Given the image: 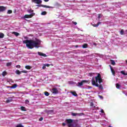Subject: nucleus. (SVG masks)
I'll return each mask as SVG.
<instances>
[{
  "label": "nucleus",
  "mask_w": 127,
  "mask_h": 127,
  "mask_svg": "<svg viewBox=\"0 0 127 127\" xmlns=\"http://www.w3.org/2000/svg\"><path fill=\"white\" fill-rule=\"evenodd\" d=\"M16 127H24L22 126L21 124H18L16 126Z\"/></svg>",
  "instance_id": "nucleus-31"
},
{
  "label": "nucleus",
  "mask_w": 127,
  "mask_h": 127,
  "mask_svg": "<svg viewBox=\"0 0 127 127\" xmlns=\"http://www.w3.org/2000/svg\"><path fill=\"white\" fill-rule=\"evenodd\" d=\"M6 9V7L3 6H0V12L4 11Z\"/></svg>",
  "instance_id": "nucleus-11"
},
{
  "label": "nucleus",
  "mask_w": 127,
  "mask_h": 127,
  "mask_svg": "<svg viewBox=\"0 0 127 127\" xmlns=\"http://www.w3.org/2000/svg\"><path fill=\"white\" fill-rule=\"evenodd\" d=\"M9 87H10V86H8V88H9Z\"/></svg>",
  "instance_id": "nucleus-47"
},
{
  "label": "nucleus",
  "mask_w": 127,
  "mask_h": 127,
  "mask_svg": "<svg viewBox=\"0 0 127 127\" xmlns=\"http://www.w3.org/2000/svg\"><path fill=\"white\" fill-rule=\"evenodd\" d=\"M17 87V84H14L12 86H11V89H15V88H16Z\"/></svg>",
  "instance_id": "nucleus-16"
},
{
  "label": "nucleus",
  "mask_w": 127,
  "mask_h": 127,
  "mask_svg": "<svg viewBox=\"0 0 127 127\" xmlns=\"http://www.w3.org/2000/svg\"><path fill=\"white\" fill-rule=\"evenodd\" d=\"M6 74H7V73L6 72V71H3L2 73V75L4 77V76H6Z\"/></svg>",
  "instance_id": "nucleus-27"
},
{
  "label": "nucleus",
  "mask_w": 127,
  "mask_h": 127,
  "mask_svg": "<svg viewBox=\"0 0 127 127\" xmlns=\"http://www.w3.org/2000/svg\"><path fill=\"white\" fill-rule=\"evenodd\" d=\"M25 103H26V104H28V103H29V100H25Z\"/></svg>",
  "instance_id": "nucleus-36"
},
{
  "label": "nucleus",
  "mask_w": 127,
  "mask_h": 127,
  "mask_svg": "<svg viewBox=\"0 0 127 127\" xmlns=\"http://www.w3.org/2000/svg\"><path fill=\"white\" fill-rule=\"evenodd\" d=\"M12 100L10 99V100H8L7 99L6 101V103H10V102H12Z\"/></svg>",
  "instance_id": "nucleus-32"
},
{
  "label": "nucleus",
  "mask_w": 127,
  "mask_h": 127,
  "mask_svg": "<svg viewBox=\"0 0 127 127\" xmlns=\"http://www.w3.org/2000/svg\"><path fill=\"white\" fill-rule=\"evenodd\" d=\"M98 18H99V19H100V18H101V15H100V14L98 15Z\"/></svg>",
  "instance_id": "nucleus-43"
},
{
  "label": "nucleus",
  "mask_w": 127,
  "mask_h": 127,
  "mask_svg": "<svg viewBox=\"0 0 127 127\" xmlns=\"http://www.w3.org/2000/svg\"><path fill=\"white\" fill-rule=\"evenodd\" d=\"M101 112L102 113V114H104V113H105V112H104V110L103 109H101Z\"/></svg>",
  "instance_id": "nucleus-41"
},
{
  "label": "nucleus",
  "mask_w": 127,
  "mask_h": 127,
  "mask_svg": "<svg viewBox=\"0 0 127 127\" xmlns=\"http://www.w3.org/2000/svg\"><path fill=\"white\" fill-rule=\"evenodd\" d=\"M25 68L26 69H27V70H30V69H31V67L30 66V65H26L25 66Z\"/></svg>",
  "instance_id": "nucleus-18"
},
{
  "label": "nucleus",
  "mask_w": 127,
  "mask_h": 127,
  "mask_svg": "<svg viewBox=\"0 0 127 127\" xmlns=\"http://www.w3.org/2000/svg\"><path fill=\"white\" fill-rule=\"evenodd\" d=\"M90 107H93V108H95V106H94V103H93V102H91L90 103Z\"/></svg>",
  "instance_id": "nucleus-34"
},
{
  "label": "nucleus",
  "mask_w": 127,
  "mask_h": 127,
  "mask_svg": "<svg viewBox=\"0 0 127 127\" xmlns=\"http://www.w3.org/2000/svg\"><path fill=\"white\" fill-rule=\"evenodd\" d=\"M48 114H50V113H53V110H50L48 112Z\"/></svg>",
  "instance_id": "nucleus-37"
},
{
  "label": "nucleus",
  "mask_w": 127,
  "mask_h": 127,
  "mask_svg": "<svg viewBox=\"0 0 127 127\" xmlns=\"http://www.w3.org/2000/svg\"><path fill=\"white\" fill-rule=\"evenodd\" d=\"M7 13H8V14H10V13H12V10H8L7 11Z\"/></svg>",
  "instance_id": "nucleus-30"
},
{
  "label": "nucleus",
  "mask_w": 127,
  "mask_h": 127,
  "mask_svg": "<svg viewBox=\"0 0 127 127\" xmlns=\"http://www.w3.org/2000/svg\"><path fill=\"white\" fill-rule=\"evenodd\" d=\"M109 127H111V126H109Z\"/></svg>",
  "instance_id": "nucleus-46"
},
{
  "label": "nucleus",
  "mask_w": 127,
  "mask_h": 127,
  "mask_svg": "<svg viewBox=\"0 0 127 127\" xmlns=\"http://www.w3.org/2000/svg\"><path fill=\"white\" fill-rule=\"evenodd\" d=\"M41 14L42 15H46V14H47V12H46L45 11H43V12H41Z\"/></svg>",
  "instance_id": "nucleus-24"
},
{
  "label": "nucleus",
  "mask_w": 127,
  "mask_h": 127,
  "mask_svg": "<svg viewBox=\"0 0 127 127\" xmlns=\"http://www.w3.org/2000/svg\"><path fill=\"white\" fill-rule=\"evenodd\" d=\"M99 98H100V99H103L104 97H103V96L101 95H99Z\"/></svg>",
  "instance_id": "nucleus-40"
},
{
  "label": "nucleus",
  "mask_w": 127,
  "mask_h": 127,
  "mask_svg": "<svg viewBox=\"0 0 127 127\" xmlns=\"http://www.w3.org/2000/svg\"><path fill=\"white\" fill-rule=\"evenodd\" d=\"M39 121L40 122H41L42 121H43V117H41L39 119Z\"/></svg>",
  "instance_id": "nucleus-35"
},
{
  "label": "nucleus",
  "mask_w": 127,
  "mask_h": 127,
  "mask_svg": "<svg viewBox=\"0 0 127 127\" xmlns=\"http://www.w3.org/2000/svg\"><path fill=\"white\" fill-rule=\"evenodd\" d=\"M32 1L35 3H37V4H40V3H42V0H32Z\"/></svg>",
  "instance_id": "nucleus-8"
},
{
  "label": "nucleus",
  "mask_w": 127,
  "mask_h": 127,
  "mask_svg": "<svg viewBox=\"0 0 127 127\" xmlns=\"http://www.w3.org/2000/svg\"><path fill=\"white\" fill-rule=\"evenodd\" d=\"M120 34L121 35H124L125 34V31H124V29H122L121 31H120Z\"/></svg>",
  "instance_id": "nucleus-22"
},
{
  "label": "nucleus",
  "mask_w": 127,
  "mask_h": 127,
  "mask_svg": "<svg viewBox=\"0 0 127 127\" xmlns=\"http://www.w3.org/2000/svg\"><path fill=\"white\" fill-rule=\"evenodd\" d=\"M70 93L73 95V96H74V97H78V94H77V93L75 92V91H70Z\"/></svg>",
  "instance_id": "nucleus-13"
},
{
  "label": "nucleus",
  "mask_w": 127,
  "mask_h": 127,
  "mask_svg": "<svg viewBox=\"0 0 127 127\" xmlns=\"http://www.w3.org/2000/svg\"><path fill=\"white\" fill-rule=\"evenodd\" d=\"M12 64L11 63V62L7 63H6V66H7V67H8V66H11Z\"/></svg>",
  "instance_id": "nucleus-28"
},
{
  "label": "nucleus",
  "mask_w": 127,
  "mask_h": 127,
  "mask_svg": "<svg viewBox=\"0 0 127 127\" xmlns=\"http://www.w3.org/2000/svg\"><path fill=\"white\" fill-rule=\"evenodd\" d=\"M110 61L111 62L112 65H113V66H115V65H116V62H115V61H114L113 60H111Z\"/></svg>",
  "instance_id": "nucleus-15"
},
{
  "label": "nucleus",
  "mask_w": 127,
  "mask_h": 127,
  "mask_svg": "<svg viewBox=\"0 0 127 127\" xmlns=\"http://www.w3.org/2000/svg\"><path fill=\"white\" fill-rule=\"evenodd\" d=\"M23 43L26 44V46L29 49H32L36 47V48H38L39 45L41 43V41L40 40L36 38L35 40H26L23 41Z\"/></svg>",
  "instance_id": "nucleus-1"
},
{
  "label": "nucleus",
  "mask_w": 127,
  "mask_h": 127,
  "mask_svg": "<svg viewBox=\"0 0 127 127\" xmlns=\"http://www.w3.org/2000/svg\"><path fill=\"white\" fill-rule=\"evenodd\" d=\"M4 37V34L2 33H0V38H3Z\"/></svg>",
  "instance_id": "nucleus-26"
},
{
  "label": "nucleus",
  "mask_w": 127,
  "mask_h": 127,
  "mask_svg": "<svg viewBox=\"0 0 127 127\" xmlns=\"http://www.w3.org/2000/svg\"><path fill=\"white\" fill-rule=\"evenodd\" d=\"M53 94H57L58 93H59V91H58V89L56 88H53L52 90Z\"/></svg>",
  "instance_id": "nucleus-7"
},
{
  "label": "nucleus",
  "mask_w": 127,
  "mask_h": 127,
  "mask_svg": "<svg viewBox=\"0 0 127 127\" xmlns=\"http://www.w3.org/2000/svg\"><path fill=\"white\" fill-rule=\"evenodd\" d=\"M116 88L117 89H120L121 88V85L119 83H116Z\"/></svg>",
  "instance_id": "nucleus-21"
},
{
  "label": "nucleus",
  "mask_w": 127,
  "mask_h": 127,
  "mask_svg": "<svg viewBox=\"0 0 127 127\" xmlns=\"http://www.w3.org/2000/svg\"><path fill=\"white\" fill-rule=\"evenodd\" d=\"M126 32H127V30H126Z\"/></svg>",
  "instance_id": "nucleus-49"
},
{
  "label": "nucleus",
  "mask_w": 127,
  "mask_h": 127,
  "mask_svg": "<svg viewBox=\"0 0 127 127\" xmlns=\"http://www.w3.org/2000/svg\"><path fill=\"white\" fill-rule=\"evenodd\" d=\"M44 94H45V96H46V97H48V96H49L50 95V94L47 91H45L44 92Z\"/></svg>",
  "instance_id": "nucleus-25"
},
{
  "label": "nucleus",
  "mask_w": 127,
  "mask_h": 127,
  "mask_svg": "<svg viewBox=\"0 0 127 127\" xmlns=\"http://www.w3.org/2000/svg\"><path fill=\"white\" fill-rule=\"evenodd\" d=\"M65 123H63L62 125L63 127H65L66 125H67L68 127H77V125L75 124L74 125L72 124L73 123V120L72 119H66L65 121Z\"/></svg>",
  "instance_id": "nucleus-3"
},
{
  "label": "nucleus",
  "mask_w": 127,
  "mask_h": 127,
  "mask_svg": "<svg viewBox=\"0 0 127 127\" xmlns=\"http://www.w3.org/2000/svg\"><path fill=\"white\" fill-rule=\"evenodd\" d=\"M84 113H71V116L73 117H76V116H78L79 117H81V116H84Z\"/></svg>",
  "instance_id": "nucleus-5"
},
{
  "label": "nucleus",
  "mask_w": 127,
  "mask_h": 127,
  "mask_svg": "<svg viewBox=\"0 0 127 127\" xmlns=\"http://www.w3.org/2000/svg\"><path fill=\"white\" fill-rule=\"evenodd\" d=\"M121 74H123V75H124V76H127V73L125 72V71L124 70H122L121 71Z\"/></svg>",
  "instance_id": "nucleus-19"
},
{
  "label": "nucleus",
  "mask_w": 127,
  "mask_h": 127,
  "mask_svg": "<svg viewBox=\"0 0 127 127\" xmlns=\"http://www.w3.org/2000/svg\"><path fill=\"white\" fill-rule=\"evenodd\" d=\"M75 47H76V48L78 47V45L75 46Z\"/></svg>",
  "instance_id": "nucleus-45"
},
{
  "label": "nucleus",
  "mask_w": 127,
  "mask_h": 127,
  "mask_svg": "<svg viewBox=\"0 0 127 127\" xmlns=\"http://www.w3.org/2000/svg\"><path fill=\"white\" fill-rule=\"evenodd\" d=\"M34 10L30 9L27 10V12H29V13H31L29 15L26 14L24 16V18H31V17H33V16H34L35 15V13H33Z\"/></svg>",
  "instance_id": "nucleus-4"
},
{
  "label": "nucleus",
  "mask_w": 127,
  "mask_h": 127,
  "mask_svg": "<svg viewBox=\"0 0 127 127\" xmlns=\"http://www.w3.org/2000/svg\"><path fill=\"white\" fill-rule=\"evenodd\" d=\"M16 68H20V65H17L16 66Z\"/></svg>",
  "instance_id": "nucleus-39"
},
{
  "label": "nucleus",
  "mask_w": 127,
  "mask_h": 127,
  "mask_svg": "<svg viewBox=\"0 0 127 127\" xmlns=\"http://www.w3.org/2000/svg\"><path fill=\"white\" fill-rule=\"evenodd\" d=\"M45 2H47L48 1H49V0H44Z\"/></svg>",
  "instance_id": "nucleus-44"
},
{
  "label": "nucleus",
  "mask_w": 127,
  "mask_h": 127,
  "mask_svg": "<svg viewBox=\"0 0 127 127\" xmlns=\"http://www.w3.org/2000/svg\"><path fill=\"white\" fill-rule=\"evenodd\" d=\"M101 23H102V22H98L97 24H93V26H94V27H98V26L100 24H101Z\"/></svg>",
  "instance_id": "nucleus-14"
},
{
  "label": "nucleus",
  "mask_w": 127,
  "mask_h": 127,
  "mask_svg": "<svg viewBox=\"0 0 127 127\" xmlns=\"http://www.w3.org/2000/svg\"><path fill=\"white\" fill-rule=\"evenodd\" d=\"M45 66H47V67H49V66H50V64H45Z\"/></svg>",
  "instance_id": "nucleus-42"
},
{
  "label": "nucleus",
  "mask_w": 127,
  "mask_h": 127,
  "mask_svg": "<svg viewBox=\"0 0 127 127\" xmlns=\"http://www.w3.org/2000/svg\"><path fill=\"white\" fill-rule=\"evenodd\" d=\"M38 54L40 56H43V57H47V55H46V54H43V53H41L40 52H38Z\"/></svg>",
  "instance_id": "nucleus-9"
},
{
  "label": "nucleus",
  "mask_w": 127,
  "mask_h": 127,
  "mask_svg": "<svg viewBox=\"0 0 127 127\" xmlns=\"http://www.w3.org/2000/svg\"><path fill=\"white\" fill-rule=\"evenodd\" d=\"M85 83H88V81L87 80H82L80 82H78V86L80 87L81 86H83Z\"/></svg>",
  "instance_id": "nucleus-6"
},
{
  "label": "nucleus",
  "mask_w": 127,
  "mask_h": 127,
  "mask_svg": "<svg viewBox=\"0 0 127 127\" xmlns=\"http://www.w3.org/2000/svg\"><path fill=\"white\" fill-rule=\"evenodd\" d=\"M27 70H22L21 71V73H25V74H26V73H27Z\"/></svg>",
  "instance_id": "nucleus-33"
},
{
  "label": "nucleus",
  "mask_w": 127,
  "mask_h": 127,
  "mask_svg": "<svg viewBox=\"0 0 127 127\" xmlns=\"http://www.w3.org/2000/svg\"><path fill=\"white\" fill-rule=\"evenodd\" d=\"M110 67L113 76H116V71H115V70L113 68L112 66L110 65Z\"/></svg>",
  "instance_id": "nucleus-10"
},
{
  "label": "nucleus",
  "mask_w": 127,
  "mask_h": 127,
  "mask_svg": "<svg viewBox=\"0 0 127 127\" xmlns=\"http://www.w3.org/2000/svg\"><path fill=\"white\" fill-rule=\"evenodd\" d=\"M98 81L99 84L103 83V79H102V76L100 73H98L97 76H95V80L94 77L92 78L91 80V84L93 85V86H96V87H98L99 89L103 90L104 89L103 85H102V84L99 85V84L97 83Z\"/></svg>",
  "instance_id": "nucleus-2"
},
{
  "label": "nucleus",
  "mask_w": 127,
  "mask_h": 127,
  "mask_svg": "<svg viewBox=\"0 0 127 127\" xmlns=\"http://www.w3.org/2000/svg\"><path fill=\"white\" fill-rule=\"evenodd\" d=\"M82 48H88V44H84L82 45Z\"/></svg>",
  "instance_id": "nucleus-20"
},
{
  "label": "nucleus",
  "mask_w": 127,
  "mask_h": 127,
  "mask_svg": "<svg viewBox=\"0 0 127 127\" xmlns=\"http://www.w3.org/2000/svg\"><path fill=\"white\" fill-rule=\"evenodd\" d=\"M41 6H42V7H46V8H53V7L50 6H48V5H43V4L41 5Z\"/></svg>",
  "instance_id": "nucleus-12"
},
{
  "label": "nucleus",
  "mask_w": 127,
  "mask_h": 127,
  "mask_svg": "<svg viewBox=\"0 0 127 127\" xmlns=\"http://www.w3.org/2000/svg\"><path fill=\"white\" fill-rule=\"evenodd\" d=\"M126 63H127V61H126Z\"/></svg>",
  "instance_id": "nucleus-48"
},
{
  "label": "nucleus",
  "mask_w": 127,
  "mask_h": 127,
  "mask_svg": "<svg viewBox=\"0 0 127 127\" xmlns=\"http://www.w3.org/2000/svg\"><path fill=\"white\" fill-rule=\"evenodd\" d=\"M13 34H14V35H15V36H18V35H19V33L16 32H14Z\"/></svg>",
  "instance_id": "nucleus-29"
},
{
  "label": "nucleus",
  "mask_w": 127,
  "mask_h": 127,
  "mask_svg": "<svg viewBox=\"0 0 127 127\" xmlns=\"http://www.w3.org/2000/svg\"><path fill=\"white\" fill-rule=\"evenodd\" d=\"M21 110L23 111V112H26V108L23 106H22L21 107Z\"/></svg>",
  "instance_id": "nucleus-17"
},
{
  "label": "nucleus",
  "mask_w": 127,
  "mask_h": 127,
  "mask_svg": "<svg viewBox=\"0 0 127 127\" xmlns=\"http://www.w3.org/2000/svg\"><path fill=\"white\" fill-rule=\"evenodd\" d=\"M16 73L17 75H20V74H21V71H19V70H16Z\"/></svg>",
  "instance_id": "nucleus-23"
},
{
  "label": "nucleus",
  "mask_w": 127,
  "mask_h": 127,
  "mask_svg": "<svg viewBox=\"0 0 127 127\" xmlns=\"http://www.w3.org/2000/svg\"><path fill=\"white\" fill-rule=\"evenodd\" d=\"M72 23H73V24H74V25H77V22H76L72 21Z\"/></svg>",
  "instance_id": "nucleus-38"
}]
</instances>
